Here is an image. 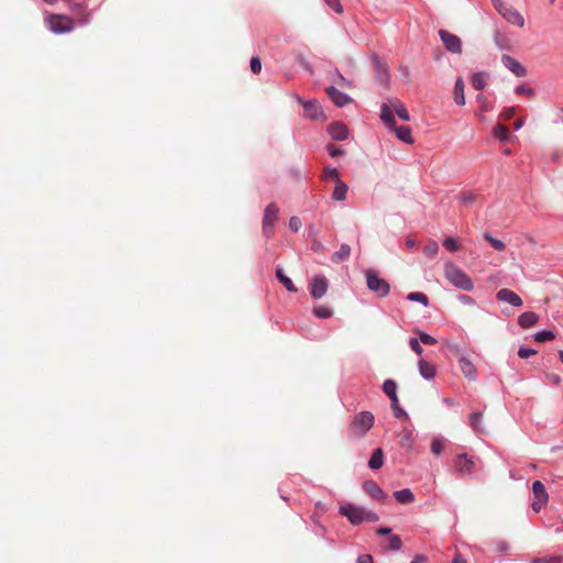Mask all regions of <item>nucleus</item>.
Masks as SVG:
<instances>
[{
	"mask_svg": "<svg viewBox=\"0 0 563 563\" xmlns=\"http://www.w3.org/2000/svg\"><path fill=\"white\" fill-rule=\"evenodd\" d=\"M339 512L346 517L352 525H360L364 521L377 522L379 517L376 512L367 510L363 507H357L353 504L342 505Z\"/></svg>",
	"mask_w": 563,
	"mask_h": 563,
	"instance_id": "1",
	"label": "nucleus"
},
{
	"mask_svg": "<svg viewBox=\"0 0 563 563\" xmlns=\"http://www.w3.org/2000/svg\"><path fill=\"white\" fill-rule=\"evenodd\" d=\"M445 278L455 287L470 291L473 289V282L468 275L453 263L444 265Z\"/></svg>",
	"mask_w": 563,
	"mask_h": 563,
	"instance_id": "2",
	"label": "nucleus"
},
{
	"mask_svg": "<svg viewBox=\"0 0 563 563\" xmlns=\"http://www.w3.org/2000/svg\"><path fill=\"white\" fill-rule=\"evenodd\" d=\"M380 119L389 129H391L395 132V134L397 135V137L400 141H402L407 144L413 143L411 130L408 126H396L395 118H394L390 107L388 104H382Z\"/></svg>",
	"mask_w": 563,
	"mask_h": 563,
	"instance_id": "3",
	"label": "nucleus"
},
{
	"mask_svg": "<svg viewBox=\"0 0 563 563\" xmlns=\"http://www.w3.org/2000/svg\"><path fill=\"white\" fill-rule=\"evenodd\" d=\"M374 415L369 411L357 413L349 427V432L356 439H362L372 429L374 424Z\"/></svg>",
	"mask_w": 563,
	"mask_h": 563,
	"instance_id": "4",
	"label": "nucleus"
},
{
	"mask_svg": "<svg viewBox=\"0 0 563 563\" xmlns=\"http://www.w3.org/2000/svg\"><path fill=\"white\" fill-rule=\"evenodd\" d=\"M492 4L495 10L510 24L518 27L525 26L523 15L511 4L504 0H492Z\"/></svg>",
	"mask_w": 563,
	"mask_h": 563,
	"instance_id": "5",
	"label": "nucleus"
},
{
	"mask_svg": "<svg viewBox=\"0 0 563 563\" xmlns=\"http://www.w3.org/2000/svg\"><path fill=\"white\" fill-rule=\"evenodd\" d=\"M365 276L366 286L369 290L376 292L379 298L388 296L390 291V285L384 278L379 277L377 271L368 268L365 271Z\"/></svg>",
	"mask_w": 563,
	"mask_h": 563,
	"instance_id": "6",
	"label": "nucleus"
},
{
	"mask_svg": "<svg viewBox=\"0 0 563 563\" xmlns=\"http://www.w3.org/2000/svg\"><path fill=\"white\" fill-rule=\"evenodd\" d=\"M476 460L466 454H457L453 461V468L462 477H470L474 473Z\"/></svg>",
	"mask_w": 563,
	"mask_h": 563,
	"instance_id": "7",
	"label": "nucleus"
},
{
	"mask_svg": "<svg viewBox=\"0 0 563 563\" xmlns=\"http://www.w3.org/2000/svg\"><path fill=\"white\" fill-rule=\"evenodd\" d=\"M47 22L54 33H67L75 29L74 20L67 15L52 14Z\"/></svg>",
	"mask_w": 563,
	"mask_h": 563,
	"instance_id": "8",
	"label": "nucleus"
},
{
	"mask_svg": "<svg viewBox=\"0 0 563 563\" xmlns=\"http://www.w3.org/2000/svg\"><path fill=\"white\" fill-rule=\"evenodd\" d=\"M397 385L393 379H386L383 384L384 393L389 397L391 401V407L394 411V416L396 418H406L408 419V415L406 411L399 406L398 397L396 394Z\"/></svg>",
	"mask_w": 563,
	"mask_h": 563,
	"instance_id": "9",
	"label": "nucleus"
},
{
	"mask_svg": "<svg viewBox=\"0 0 563 563\" xmlns=\"http://www.w3.org/2000/svg\"><path fill=\"white\" fill-rule=\"evenodd\" d=\"M278 214L279 208L276 203L272 202L266 207L264 211L262 229L263 233L267 238H269L274 232V224L278 220Z\"/></svg>",
	"mask_w": 563,
	"mask_h": 563,
	"instance_id": "10",
	"label": "nucleus"
},
{
	"mask_svg": "<svg viewBox=\"0 0 563 563\" xmlns=\"http://www.w3.org/2000/svg\"><path fill=\"white\" fill-rule=\"evenodd\" d=\"M533 501L532 509L539 512L549 501V494L547 493L545 486L540 481H534L532 484Z\"/></svg>",
	"mask_w": 563,
	"mask_h": 563,
	"instance_id": "11",
	"label": "nucleus"
},
{
	"mask_svg": "<svg viewBox=\"0 0 563 563\" xmlns=\"http://www.w3.org/2000/svg\"><path fill=\"white\" fill-rule=\"evenodd\" d=\"M439 35L443 45L449 52L455 54L462 53V41L457 35L450 33L446 30H440Z\"/></svg>",
	"mask_w": 563,
	"mask_h": 563,
	"instance_id": "12",
	"label": "nucleus"
},
{
	"mask_svg": "<svg viewBox=\"0 0 563 563\" xmlns=\"http://www.w3.org/2000/svg\"><path fill=\"white\" fill-rule=\"evenodd\" d=\"M328 290V279L322 275H317L312 278L310 284V294L312 298H322Z\"/></svg>",
	"mask_w": 563,
	"mask_h": 563,
	"instance_id": "13",
	"label": "nucleus"
},
{
	"mask_svg": "<svg viewBox=\"0 0 563 563\" xmlns=\"http://www.w3.org/2000/svg\"><path fill=\"white\" fill-rule=\"evenodd\" d=\"M501 62L506 68H508L517 77H525L527 75L526 67L518 62L516 58L509 55H503Z\"/></svg>",
	"mask_w": 563,
	"mask_h": 563,
	"instance_id": "14",
	"label": "nucleus"
},
{
	"mask_svg": "<svg viewBox=\"0 0 563 563\" xmlns=\"http://www.w3.org/2000/svg\"><path fill=\"white\" fill-rule=\"evenodd\" d=\"M496 298L499 301H505L514 307H521L523 305L522 299L512 290L503 288L496 294Z\"/></svg>",
	"mask_w": 563,
	"mask_h": 563,
	"instance_id": "15",
	"label": "nucleus"
},
{
	"mask_svg": "<svg viewBox=\"0 0 563 563\" xmlns=\"http://www.w3.org/2000/svg\"><path fill=\"white\" fill-rule=\"evenodd\" d=\"M329 98L334 102L335 106L342 108L350 103L352 101L351 97H349L346 93L341 92L334 87H328L325 89Z\"/></svg>",
	"mask_w": 563,
	"mask_h": 563,
	"instance_id": "16",
	"label": "nucleus"
},
{
	"mask_svg": "<svg viewBox=\"0 0 563 563\" xmlns=\"http://www.w3.org/2000/svg\"><path fill=\"white\" fill-rule=\"evenodd\" d=\"M305 113L307 117L313 120L324 119L321 106L316 100L302 102Z\"/></svg>",
	"mask_w": 563,
	"mask_h": 563,
	"instance_id": "17",
	"label": "nucleus"
},
{
	"mask_svg": "<svg viewBox=\"0 0 563 563\" xmlns=\"http://www.w3.org/2000/svg\"><path fill=\"white\" fill-rule=\"evenodd\" d=\"M328 131H329L330 135L332 136V139L338 140V141H343V140L347 139V135H349L346 125L341 122L331 123L328 126Z\"/></svg>",
	"mask_w": 563,
	"mask_h": 563,
	"instance_id": "18",
	"label": "nucleus"
},
{
	"mask_svg": "<svg viewBox=\"0 0 563 563\" xmlns=\"http://www.w3.org/2000/svg\"><path fill=\"white\" fill-rule=\"evenodd\" d=\"M459 365H460V369L462 371L463 375L468 380H475L476 367L467 357L461 356L459 358Z\"/></svg>",
	"mask_w": 563,
	"mask_h": 563,
	"instance_id": "19",
	"label": "nucleus"
},
{
	"mask_svg": "<svg viewBox=\"0 0 563 563\" xmlns=\"http://www.w3.org/2000/svg\"><path fill=\"white\" fill-rule=\"evenodd\" d=\"M387 104L390 107L393 114L395 112L402 121L406 122L410 120L409 112L400 100H390Z\"/></svg>",
	"mask_w": 563,
	"mask_h": 563,
	"instance_id": "20",
	"label": "nucleus"
},
{
	"mask_svg": "<svg viewBox=\"0 0 563 563\" xmlns=\"http://www.w3.org/2000/svg\"><path fill=\"white\" fill-rule=\"evenodd\" d=\"M363 488L368 495H371L375 499H384L386 497V494L374 481L364 482Z\"/></svg>",
	"mask_w": 563,
	"mask_h": 563,
	"instance_id": "21",
	"label": "nucleus"
},
{
	"mask_svg": "<svg viewBox=\"0 0 563 563\" xmlns=\"http://www.w3.org/2000/svg\"><path fill=\"white\" fill-rule=\"evenodd\" d=\"M539 321V316L536 312L527 311L518 317V323L521 328H530Z\"/></svg>",
	"mask_w": 563,
	"mask_h": 563,
	"instance_id": "22",
	"label": "nucleus"
},
{
	"mask_svg": "<svg viewBox=\"0 0 563 563\" xmlns=\"http://www.w3.org/2000/svg\"><path fill=\"white\" fill-rule=\"evenodd\" d=\"M472 429L477 433H485L486 429L483 424V412L475 411L468 417Z\"/></svg>",
	"mask_w": 563,
	"mask_h": 563,
	"instance_id": "23",
	"label": "nucleus"
},
{
	"mask_svg": "<svg viewBox=\"0 0 563 563\" xmlns=\"http://www.w3.org/2000/svg\"><path fill=\"white\" fill-rule=\"evenodd\" d=\"M71 12L77 15V20L80 24H87L90 21V13L80 3L71 5Z\"/></svg>",
	"mask_w": 563,
	"mask_h": 563,
	"instance_id": "24",
	"label": "nucleus"
},
{
	"mask_svg": "<svg viewBox=\"0 0 563 563\" xmlns=\"http://www.w3.org/2000/svg\"><path fill=\"white\" fill-rule=\"evenodd\" d=\"M334 190L332 192V198L336 201H343L346 199L349 187L345 183L340 179H336Z\"/></svg>",
	"mask_w": 563,
	"mask_h": 563,
	"instance_id": "25",
	"label": "nucleus"
},
{
	"mask_svg": "<svg viewBox=\"0 0 563 563\" xmlns=\"http://www.w3.org/2000/svg\"><path fill=\"white\" fill-rule=\"evenodd\" d=\"M383 463H384L383 450L380 448H377L374 450V452L368 461V466H369V468L376 471L383 466Z\"/></svg>",
	"mask_w": 563,
	"mask_h": 563,
	"instance_id": "26",
	"label": "nucleus"
},
{
	"mask_svg": "<svg viewBox=\"0 0 563 563\" xmlns=\"http://www.w3.org/2000/svg\"><path fill=\"white\" fill-rule=\"evenodd\" d=\"M419 373L426 379H431L435 375V368L432 364L424 360L419 361Z\"/></svg>",
	"mask_w": 563,
	"mask_h": 563,
	"instance_id": "27",
	"label": "nucleus"
},
{
	"mask_svg": "<svg viewBox=\"0 0 563 563\" xmlns=\"http://www.w3.org/2000/svg\"><path fill=\"white\" fill-rule=\"evenodd\" d=\"M454 101L459 106L465 104V97H464V82L462 78H459L454 86Z\"/></svg>",
	"mask_w": 563,
	"mask_h": 563,
	"instance_id": "28",
	"label": "nucleus"
},
{
	"mask_svg": "<svg viewBox=\"0 0 563 563\" xmlns=\"http://www.w3.org/2000/svg\"><path fill=\"white\" fill-rule=\"evenodd\" d=\"M394 496L397 499V501L400 504H409V503H412L415 499L412 492L408 488H405L401 490H396L394 493Z\"/></svg>",
	"mask_w": 563,
	"mask_h": 563,
	"instance_id": "29",
	"label": "nucleus"
},
{
	"mask_svg": "<svg viewBox=\"0 0 563 563\" xmlns=\"http://www.w3.org/2000/svg\"><path fill=\"white\" fill-rule=\"evenodd\" d=\"M351 247L347 244H342L338 252L332 255V261L334 263H341L350 257Z\"/></svg>",
	"mask_w": 563,
	"mask_h": 563,
	"instance_id": "30",
	"label": "nucleus"
},
{
	"mask_svg": "<svg viewBox=\"0 0 563 563\" xmlns=\"http://www.w3.org/2000/svg\"><path fill=\"white\" fill-rule=\"evenodd\" d=\"M276 277L277 279L284 285V287L290 291V292H296L297 291V288L296 286L294 285V283L291 282V279L289 277H287L283 269L282 268H277L276 271Z\"/></svg>",
	"mask_w": 563,
	"mask_h": 563,
	"instance_id": "31",
	"label": "nucleus"
},
{
	"mask_svg": "<svg viewBox=\"0 0 563 563\" xmlns=\"http://www.w3.org/2000/svg\"><path fill=\"white\" fill-rule=\"evenodd\" d=\"M483 236L496 251L503 252L506 249L505 243L494 238L489 232H485Z\"/></svg>",
	"mask_w": 563,
	"mask_h": 563,
	"instance_id": "32",
	"label": "nucleus"
},
{
	"mask_svg": "<svg viewBox=\"0 0 563 563\" xmlns=\"http://www.w3.org/2000/svg\"><path fill=\"white\" fill-rule=\"evenodd\" d=\"M493 134L496 139L505 142L508 140V136H509V130L507 126L503 125V124H497L494 130H493Z\"/></svg>",
	"mask_w": 563,
	"mask_h": 563,
	"instance_id": "33",
	"label": "nucleus"
},
{
	"mask_svg": "<svg viewBox=\"0 0 563 563\" xmlns=\"http://www.w3.org/2000/svg\"><path fill=\"white\" fill-rule=\"evenodd\" d=\"M472 86L476 90H482L486 86L485 76L483 73H476L472 77Z\"/></svg>",
	"mask_w": 563,
	"mask_h": 563,
	"instance_id": "34",
	"label": "nucleus"
},
{
	"mask_svg": "<svg viewBox=\"0 0 563 563\" xmlns=\"http://www.w3.org/2000/svg\"><path fill=\"white\" fill-rule=\"evenodd\" d=\"M313 313H314L316 317H318L320 319H327V318H330L333 312L328 307L318 306V307L313 308Z\"/></svg>",
	"mask_w": 563,
	"mask_h": 563,
	"instance_id": "35",
	"label": "nucleus"
},
{
	"mask_svg": "<svg viewBox=\"0 0 563 563\" xmlns=\"http://www.w3.org/2000/svg\"><path fill=\"white\" fill-rule=\"evenodd\" d=\"M407 299L410 301H418L426 307L429 305V299H428L427 295H424L423 292H410L407 296Z\"/></svg>",
	"mask_w": 563,
	"mask_h": 563,
	"instance_id": "36",
	"label": "nucleus"
},
{
	"mask_svg": "<svg viewBox=\"0 0 563 563\" xmlns=\"http://www.w3.org/2000/svg\"><path fill=\"white\" fill-rule=\"evenodd\" d=\"M553 339H555L554 332L548 331V330H544V331H541V332H538L534 334V340L537 342H545V341H551Z\"/></svg>",
	"mask_w": 563,
	"mask_h": 563,
	"instance_id": "37",
	"label": "nucleus"
},
{
	"mask_svg": "<svg viewBox=\"0 0 563 563\" xmlns=\"http://www.w3.org/2000/svg\"><path fill=\"white\" fill-rule=\"evenodd\" d=\"M388 543H389V545H388L389 550H393V551L400 550L402 547V541H401L400 537L397 534L390 536Z\"/></svg>",
	"mask_w": 563,
	"mask_h": 563,
	"instance_id": "38",
	"label": "nucleus"
},
{
	"mask_svg": "<svg viewBox=\"0 0 563 563\" xmlns=\"http://www.w3.org/2000/svg\"><path fill=\"white\" fill-rule=\"evenodd\" d=\"M439 251V245L435 241H429L423 247L424 254L428 256H434Z\"/></svg>",
	"mask_w": 563,
	"mask_h": 563,
	"instance_id": "39",
	"label": "nucleus"
},
{
	"mask_svg": "<svg viewBox=\"0 0 563 563\" xmlns=\"http://www.w3.org/2000/svg\"><path fill=\"white\" fill-rule=\"evenodd\" d=\"M412 441H413V439H412V431H410L408 429H405L401 432V441H400L401 446L409 448L411 445Z\"/></svg>",
	"mask_w": 563,
	"mask_h": 563,
	"instance_id": "40",
	"label": "nucleus"
},
{
	"mask_svg": "<svg viewBox=\"0 0 563 563\" xmlns=\"http://www.w3.org/2000/svg\"><path fill=\"white\" fill-rule=\"evenodd\" d=\"M459 199L462 203H464L465 206H470L474 202L475 200V195L470 192V191H465V192H461L459 195Z\"/></svg>",
	"mask_w": 563,
	"mask_h": 563,
	"instance_id": "41",
	"label": "nucleus"
},
{
	"mask_svg": "<svg viewBox=\"0 0 563 563\" xmlns=\"http://www.w3.org/2000/svg\"><path fill=\"white\" fill-rule=\"evenodd\" d=\"M431 451L435 455H440L443 451V441L441 439L434 438L431 442Z\"/></svg>",
	"mask_w": 563,
	"mask_h": 563,
	"instance_id": "42",
	"label": "nucleus"
},
{
	"mask_svg": "<svg viewBox=\"0 0 563 563\" xmlns=\"http://www.w3.org/2000/svg\"><path fill=\"white\" fill-rule=\"evenodd\" d=\"M443 246L450 252H456L460 249V245L453 238H446L443 241Z\"/></svg>",
	"mask_w": 563,
	"mask_h": 563,
	"instance_id": "43",
	"label": "nucleus"
},
{
	"mask_svg": "<svg viewBox=\"0 0 563 563\" xmlns=\"http://www.w3.org/2000/svg\"><path fill=\"white\" fill-rule=\"evenodd\" d=\"M323 177L324 178L333 179L334 181H336V179H340L339 178V172L334 167H324V169H323Z\"/></svg>",
	"mask_w": 563,
	"mask_h": 563,
	"instance_id": "44",
	"label": "nucleus"
},
{
	"mask_svg": "<svg viewBox=\"0 0 563 563\" xmlns=\"http://www.w3.org/2000/svg\"><path fill=\"white\" fill-rule=\"evenodd\" d=\"M419 340L426 345H434L437 343V340L433 336L424 332H419Z\"/></svg>",
	"mask_w": 563,
	"mask_h": 563,
	"instance_id": "45",
	"label": "nucleus"
},
{
	"mask_svg": "<svg viewBox=\"0 0 563 563\" xmlns=\"http://www.w3.org/2000/svg\"><path fill=\"white\" fill-rule=\"evenodd\" d=\"M516 92L518 95H527L528 97H533L534 95V91L532 88H530L529 86L527 85H520L516 88Z\"/></svg>",
	"mask_w": 563,
	"mask_h": 563,
	"instance_id": "46",
	"label": "nucleus"
},
{
	"mask_svg": "<svg viewBox=\"0 0 563 563\" xmlns=\"http://www.w3.org/2000/svg\"><path fill=\"white\" fill-rule=\"evenodd\" d=\"M261 69H262L261 59H260L257 56H253V57L251 58V70H252L254 74H260V73H261Z\"/></svg>",
	"mask_w": 563,
	"mask_h": 563,
	"instance_id": "47",
	"label": "nucleus"
},
{
	"mask_svg": "<svg viewBox=\"0 0 563 563\" xmlns=\"http://www.w3.org/2000/svg\"><path fill=\"white\" fill-rule=\"evenodd\" d=\"M409 345H410V349L417 353L418 355H421L422 352H423V349L421 347L420 343H419V340L418 339H415V338H411L409 340Z\"/></svg>",
	"mask_w": 563,
	"mask_h": 563,
	"instance_id": "48",
	"label": "nucleus"
},
{
	"mask_svg": "<svg viewBox=\"0 0 563 563\" xmlns=\"http://www.w3.org/2000/svg\"><path fill=\"white\" fill-rule=\"evenodd\" d=\"M324 2L332 8L336 13L341 14L343 12V7L340 0H324Z\"/></svg>",
	"mask_w": 563,
	"mask_h": 563,
	"instance_id": "49",
	"label": "nucleus"
},
{
	"mask_svg": "<svg viewBox=\"0 0 563 563\" xmlns=\"http://www.w3.org/2000/svg\"><path fill=\"white\" fill-rule=\"evenodd\" d=\"M301 228V220L294 216L289 219V229L294 232H297Z\"/></svg>",
	"mask_w": 563,
	"mask_h": 563,
	"instance_id": "50",
	"label": "nucleus"
},
{
	"mask_svg": "<svg viewBox=\"0 0 563 563\" xmlns=\"http://www.w3.org/2000/svg\"><path fill=\"white\" fill-rule=\"evenodd\" d=\"M536 354H537V351L533 350V349L521 347L518 351V356L521 357V358H528V357H530L532 355H536Z\"/></svg>",
	"mask_w": 563,
	"mask_h": 563,
	"instance_id": "51",
	"label": "nucleus"
},
{
	"mask_svg": "<svg viewBox=\"0 0 563 563\" xmlns=\"http://www.w3.org/2000/svg\"><path fill=\"white\" fill-rule=\"evenodd\" d=\"M328 152L332 157H336L343 154V151L333 144L328 145Z\"/></svg>",
	"mask_w": 563,
	"mask_h": 563,
	"instance_id": "52",
	"label": "nucleus"
},
{
	"mask_svg": "<svg viewBox=\"0 0 563 563\" xmlns=\"http://www.w3.org/2000/svg\"><path fill=\"white\" fill-rule=\"evenodd\" d=\"M459 301L463 305H468V306H474L475 305V301L473 298H471L470 296L467 295H460L459 296Z\"/></svg>",
	"mask_w": 563,
	"mask_h": 563,
	"instance_id": "53",
	"label": "nucleus"
},
{
	"mask_svg": "<svg viewBox=\"0 0 563 563\" xmlns=\"http://www.w3.org/2000/svg\"><path fill=\"white\" fill-rule=\"evenodd\" d=\"M356 563H374V560L371 554H363L357 558Z\"/></svg>",
	"mask_w": 563,
	"mask_h": 563,
	"instance_id": "54",
	"label": "nucleus"
},
{
	"mask_svg": "<svg viewBox=\"0 0 563 563\" xmlns=\"http://www.w3.org/2000/svg\"><path fill=\"white\" fill-rule=\"evenodd\" d=\"M547 377L554 384L560 385L562 382V378L558 374H548Z\"/></svg>",
	"mask_w": 563,
	"mask_h": 563,
	"instance_id": "55",
	"label": "nucleus"
},
{
	"mask_svg": "<svg viewBox=\"0 0 563 563\" xmlns=\"http://www.w3.org/2000/svg\"><path fill=\"white\" fill-rule=\"evenodd\" d=\"M428 561V558L423 554H417L415 555L413 560L410 563H426Z\"/></svg>",
	"mask_w": 563,
	"mask_h": 563,
	"instance_id": "56",
	"label": "nucleus"
},
{
	"mask_svg": "<svg viewBox=\"0 0 563 563\" xmlns=\"http://www.w3.org/2000/svg\"><path fill=\"white\" fill-rule=\"evenodd\" d=\"M405 244L407 247L412 249L417 245V241L413 236L409 235L406 238Z\"/></svg>",
	"mask_w": 563,
	"mask_h": 563,
	"instance_id": "57",
	"label": "nucleus"
},
{
	"mask_svg": "<svg viewBox=\"0 0 563 563\" xmlns=\"http://www.w3.org/2000/svg\"><path fill=\"white\" fill-rule=\"evenodd\" d=\"M515 114V108H508L506 109L504 112H503V118L505 120H509L512 118V115Z\"/></svg>",
	"mask_w": 563,
	"mask_h": 563,
	"instance_id": "58",
	"label": "nucleus"
},
{
	"mask_svg": "<svg viewBox=\"0 0 563 563\" xmlns=\"http://www.w3.org/2000/svg\"><path fill=\"white\" fill-rule=\"evenodd\" d=\"M376 532L380 536H387L391 532V529L387 527H380L376 530Z\"/></svg>",
	"mask_w": 563,
	"mask_h": 563,
	"instance_id": "59",
	"label": "nucleus"
},
{
	"mask_svg": "<svg viewBox=\"0 0 563 563\" xmlns=\"http://www.w3.org/2000/svg\"><path fill=\"white\" fill-rule=\"evenodd\" d=\"M452 563H466V560L464 559V556L460 553H456Z\"/></svg>",
	"mask_w": 563,
	"mask_h": 563,
	"instance_id": "60",
	"label": "nucleus"
},
{
	"mask_svg": "<svg viewBox=\"0 0 563 563\" xmlns=\"http://www.w3.org/2000/svg\"><path fill=\"white\" fill-rule=\"evenodd\" d=\"M497 549L499 551H501V552L507 551L508 550V544L505 541H499L497 543Z\"/></svg>",
	"mask_w": 563,
	"mask_h": 563,
	"instance_id": "61",
	"label": "nucleus"
},
{
	"mask_svg": "<svg viewBox=\"0 0 563 563\" xmlns=\"http://www.w3.org/2000/svg\"><path fill=\"white\" fill-rule=\"evenodd\" d=\"M522 125V121H517L515 128L518 130Z\"/></svg>",
	"mask_w": 563,
	"mask_h": 563,
	"instance_id": "62",
	"label": "nucleus"
},
{
	"mask_svg": "<svg viewBox=\"0 0 563 563\" xmlns=\"http://www.w3.org/2000/svg\"><path fill=\"white\" fill-rule=\"evenodd\" d=\"M444 402H446L448 405H453V400H452V399H450V398H445V399H444Z\"/></svg>",
	"mask_w": 563,
	"mask_h": 563,
	"instance_id": "63",
	"label": "nucleus"
},
{
	"mask_svg": "<svg viewBox=\"0 0 563 563\" xmlns=\"http://www.w3.org/2000/svg\"><path fill=\"white\" fill-rule=\"evenodd\" d=\"M559 357H560V361L563 363V351H559Z\"/></svg>",
	"mask_w": 563,
	"mask_h": 563,
	"instance_id": "64",
	"label": "nucleus"
}]
</instances>
